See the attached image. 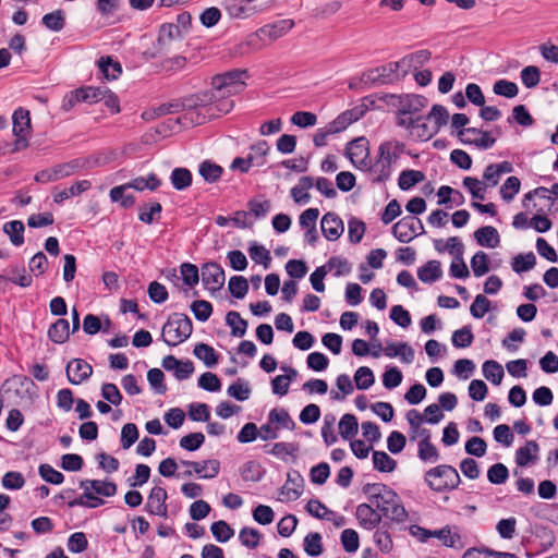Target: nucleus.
Returning a JSON list of instances; mask_svg holds the SVG:
<instances>
[{
  "label": "nucleus",
  "instance_id": "57",
  "mask_svg": "<svg viewBox=\"0 0 558 558\" xmlns=\"http://www.w3.org/2000/svg\"><path fill=\"white\" fill-rule=\"evenodd\" d=\"M260 537V532L253 527H243L239 534L241 544L248 549L256 548L259 544Z\"/></svg>",
  "mask_w": 558,
  "mask_h": 558
},
{
  "label": "nucleus",
  "instance_id": "23",
  "mask_svg": "<svg viewBox=\"0 0 558 558\" xmlns=\"http://www.w3.org/2000/svg\"><path fill=\"white\" fill-rule=\"evenodd\" d=\"M314 186V179L312 177H302L299 183L291 189V197L296 204H307L311 195L308 190Z\"/></svg>",
  "mask_w": 558,
  "mask_h": 558
},
{
  "label": "nucleus",
  "instance_id": "22",
  "mask_svg": "<svg viewBox=\"0 0 558 558\" xmlns=\"http://www.w3.org/2000/svg\"><path fill=\"white\" fill-rule=\"evenodd\" d=\"M442 276L441 265L438 260H428L417 269V277L424 283H432Z\"/></svg>",
  "mask_w": 558,
  "mask_h": 558
},
{
  "label": "nucleus",
  "instance_id": "58",
  "mask_svg": "<svg viewBox=\"0 0 558 558\" xmlns=\"http://www.w3.org/2000/svg\"><path fill=\"white\" fill-rule=\"evenodd\" d=\"M38 473L45 482L53 485H60L64 481V475L47 463L39 465Z\"/></svg>",
  "mask_w": 558,
  "mask_h": 558
},
{
  "label": "nucleus",
  "instance_id": "17",
  "mask_svg": "<svg viewBox=\"0 0 558 558\" xmlns=\"http://www.w3.org/2000/svg\"><path fill=\"white\" fill-rule=\"evenodd\" d=\"M356 519L359 520L362 527L366 530H373L377 527L381 522V514L378 513L371 505L361 504L356 507L355 512Z\"/></svg>",
  "mask_w": 558,
  "mask_h": 558
},
{
  "label": "nucleus",
  "instance_id": "41",
  "mask_svg": "<svg viewBox=\"0 0 558 558\" xmlns=\"http://www.w3.org/2000/svg\"><path fill=\"white\" fill-rule=\"evenodd\" d=\"M359 424L353 414H344L339 421V433L344 440L351 439L357 434Z\"/></svg>",
  "mask_w": 558,
  "mask_h": 558
},
{
  "label": "nucleus",
  "instance_id": "31",
  "mask_svg": "<svg viewBox=\"0 0 558 558\" xmlns=\"http://www.w3.org/2000/svg\"><path fill=\"white\" fill-rule=\"evenodd\" d=\"M194 355L204 362L207 367H214L218 363L219 355L213 347L206 343H197L193 350Z\"/></svg>",
  "mask_w": 558,
  "mask_h": 558
},
{
  "label": "nucleus",
  "instance_id": "34",
  "mask_svg": "<svg viewBox=\"0 0 558 558\" xmlns=\"http://www.w3.org/2000/svg\"><path fill=\"white\" fill-rule=\"evenodd\" d=\"M373 466L375 470L384 473H390L397 468V461L385 451L373 452Z\"/></svg>",
  "mask_w": 558,
  "mask_h": 558
},
{
  "label": "nucleus",
  "instance_id": "36",
  "mask_svg": "<svg viewBox=\"0 0 558 558\" xmlns=\"http://www.w3.org/2000/svg\"><path fill=\"white\" fill-rule=\"evenodd\" d=\"M409 130H411L412 136L421 141H428L438 133L437 128L424 122L422 116L417 118V121H415L413 125H410Z\"/></svg>",
  "mask_w": 558,
  "mask_h": 558
},
{
  "label": "nucleus",
  "instance_id": "43",
  "mask_svg": "<svg viewBox=\"0 0 558 558\" xmlns=\"http://www.w3.org/2000/svg\"><path fill=\"white\" fill-rule=\"evenodd\" d=\"M304 551L311 557H317L323 553L322 535L317 532L308 533L303 541Z\"/></svg>",
  "mask_w": 558,
  "mask_h": 558
},
{
  "label": "nucleus",
  "instance_id": "54",
  "mask_svg": "<svg viewBox=\"0 0 558 558\" xmlns=\"http://www.w3.org/2000/svg\"><path fill=\"white\" fill-rule=\"evenodd\" d=\"M365 230H366V225L362 220L352 217L348 222L349 241L352 244L360 243L363 239Z\"/></svg>",
  "mask_w": 558,
  "mask_h": 558
},
{
  "label": "nucleus",
  "instance_id": "13",
  "mask_svg": "<svg viewBox=\"0 0 558 558\" xmlns=\"http://www.w3.org/2000/svg\"><path fill=\"white\" fill-rule=\"evenodd\" d=\"M65 373L70 384L80 385L92 376L93 367L82 359H73L68 363Z\"/></svg>",
  "mask_w": 558,
  "mask_h": 558
},
{
  "label": "nucleus",
  "instance_id": "6",
  "mask_svg": "<svg viewBox=\"0 0 558 558\" xmlns=\"http://www.w3.org/2000/svg\"><path fill=\"white\" fill-rule=\"evenodd\" d=\"M247 76L246 70H231L222 74H217L211 80V86L220 93L218 99H229V96L241 92L245 83L244 77Z\"/></svg>",
  "mask_w": 558,
  "mask_h": 558
},
{
  "label": "nucleus",
  "instance_id": "42",
  "mask_svg": "<svg viewBox=\"0 0 558 558\" xmlns=\"http://www.w3.org/2000/svg\"><path fill=\"white\" fill-rule=\"evenodd\" d=\"M399 499L398 494L389 488L387 492L381 493L378 499L374 500L373 505L376 506V509L380 512L381 517L388 515V511L396 501H399Z\"/></svg>",
  "mask_w": 558,
  "mask_h": 558
},
{
  "label": "nucleus",
  "instance_id": "16",
  "mask_svg": "<svg viewBox=\"0 0 558 558\" xmlns=\"http://www.w3.org/2000/svg\"><path fill=\"white\" fill-rule=\"evenodd\" d=\"M320 229L323 235L328 241H336L343 233L344 226L343 221L338 215H336L335 213H327L322 218Z\"/></svg>",
  "mask_w": 558,
  "mask_h": 558
},
{
  "label": "nucleus",
  "instance_id": "33",
  "mask_svg": "<svg viewBox=\"0 0 558 558\" xmlns=\"http://www.w3.org/2000/svg\"><path fill=\"white\" fill-rule=\"evenodd\" d=\"M198 172L206 182L215 183L220 179L223 169L211 160H204L198 167Z\"/></svg>",
  "mask_w": 558,
  "mask_h": 558
},
{
  "label": "nucleus",
  "instance_id": "35",
  "mask_svg": "<svg viewBox=\"0 0 558 558\" xmlns=\"http://www.w3.org/2000/svg\"><path fill=\"white\" fill-rule=\"evenodd\" d=\"M424 179L425 174L420 170H403L399 175L398 185L400 190L408 191Z\"/></svg>",
  "mask_w": 558,
  "mask_h": 558
},
{
  "label": "nucleus",
  "instance_id": "61",
  "mask_svg": "<svg viewBox=\"0 0 558 558\" xmlns=\"http://www.w3.org/2000/svg\"><path fill=\"white\" fill-rule=\"evenodd\" d=\"M463 186L468 189L473 198L485 199L486 185L476 178L465 177L463 179Z\"/></svg>",
  "mask_w": 558,
  "mask_h": 558
},
{
  "label": "nucleus",
  "instance_id": "45",
  "mask_svg": "<svg viewBox=\"0 0 558 558\" xmlns=\"http://www.w3.org/2000/svg\"><path fill=\"white\" fill-rule=\"evenodd\" d=\"M269 423H277L281 427L293 430L295 428V422L291 418L288 411L283 408L272 409L268 414Z\"/></svg>",
  "mask_w": 558,
  "mask_h": 558
},
{
  "label": "nucleus",
  "instance_id": "24",
  "mask_svg": "<svg viewBox=\"0 0 558 558\" xmlns=\"http://www.w3.org/2000/svg\"><path fill=\"white\" fill-rule=\"evenodd\" d=\"M86 165L87 161L85 159L76 158L68 162L54 165L52 168L57 175V180H61L78 172L81 169L85 168Z\"/></svg>",
  "mask_w": 558,
  "mask_h": 558
},
{
  "label": "nucleus",
  "instance_id": "47",
  "mask_svg": "<svg viewBox=\"0 0 558 558\" xmlns=\"http://www.w3.org/2000/svg\"><path fill=\"white\" fill-rule=\"evenodd\" d=\"M471 268L475 277H482L489 271L488 255L483 252H476L471 258Z\"/></svg>",
  "mask_w": 558,
  "mask_h": 558
},
{
  "label": "nucleus",
  "instance_id": "20",
  "mask_svg": "<svg viewBox=\"0 0 558 558\" xmlns=\"http://www.w3.org/2000/svg\"><path fill=\"white\" fill-rule=\"evenodd\" d=\"M70 337V324L65 318H58L48 329V338L57 344H62Z\"/></svg>",
  "mask_w": 558,
  "mask_h": 558
},
{
  "label": "nucleus",
  "instance_id": "60",
  "mask_svg": "<svg viewBox=\"0 0 558 558\" xmlns=\"http://www.w3.org/2000/svg\"><path fill=\"white\" fill-rule=\"evenodd\" d=\"M191 311L199 322H206L213 314V305L205 300H197L191 304Z\"/></svg>",
  "mask_w": 558,
  "mask_h": 558
},
{
  "label": "nucleus",
  "instance_id": "30",
  "mask_svg": "<svg viewBox=\"0 0 558 558\" xmlns=\"http://www.w3.org/2000/svg\"><path fill=\"white\" fill-rule=\"evenodd\" d=\"M170 181L175 190L184 191L191 186L193 175L186 168H174L170 174Z\"/></svg>",
  "mask_w": 558,
  "mask_h": 558
},
{
  "label": "nucleus",
  "instance_id": "32",
  "mask_svg": "<svg viewBox=\"0 0 558 558\" xmlns=\"http://www.w3.org/2000/svg\"><path fill=\"white\" fill-rule=\"evenodd\" d=\"M41 23L49 31L58 33L65 26V12L62 9H58L47 13L43 16Z\"/></svg>",
  "mask_w": 558,
  "mask_h": 558
},
{
  "label": "nucleus",
  "instance_id": "2",
  "mask_svg": "<svg viewBox=\"0 0 558 558\" xmlns=\"http://www.w3.org/2000/svg\"><path fill=\"white\" fill-rule=\"evenodd\" d=\"M403 150L404 144L401 142H383L378 147L375 161H369V167L366 168L372 175V181L375 183L387 182L392 173V165L398 161Z\"/></svg>",
  "mask_w": 558,
  "mask_h": 558
},
{
  "label": "nucleus",
  "instance_id": "9",
  "mask_svg": "<svg viewBox=\"0 0 558 558\" xmlns=\"http://www.w3.org/2000/svg\"><path fill=\"white\" fill-rule=\"evenodd\" d=\"M13 134L16 140L14 142V151L27 147L28 143L26 135L31 129V117L29 111L24 108H19L13 112Z\"/></svg>",
  "mask_w": 558,
  "mask_h": 558
},
{
  "label": "nucleus",
  "instance_id": "1",
  "mask_svg": "<svg viewBox=\"0 0 558 558\" xmlns=\"http://www.w3.org/2000/svg\"><path fill=\"white\" fill-rule=\"evenodd\" d=\"M181 108L185 111L184 114L174 121L169 120L166 124L170 131H174L175 125L179 124L187 128L201 125L211 119L219 118L221 114L231 111L233 100L218 99L217 95L207 90L183 98Z\"/></svg>",
  "mask_w": 558,
  "mask_h": 558
},
{
  "label": "nucleus",
  "instance_id": "14",
  "mask_svg": "<svg viewBox=\"0 0 558 558\" xmlns=\"http://www.w3.org/2000/svg\"><path fill=\"white\" fill-rule=\"evenodd\" d=\"M168 498L167 490L161 486H154L148 495L146 510L150 514H157L167 518L168 508L166 500Z\"/></svg>",
  "mask_w": 558,
  "mask_h": 558
},
{
  "label": "nucleus",
  "instance_id": "55",
  "mask_svg": "<svg viewBox=\"0 0 558 558\" xmlns=\"http://www.w3.org/2000/svg\"><path fill=\"white\" fill-rule=\"evenodd\" d=\"M250 257L257 264H262L266 269L269 267L271 262L270 253L265 246L257 243H253L248 247Z\"/></svg>",
  "mask_w": 558,
  "mask_h": 558
},
{
  "label": "nucleus",
  "instance_id": "18",
  "mask_svg": "<svg viewBox=\"0 0 558 558\" xmlns=\"http://www.w3.org/2000/svg\"><path fill=\"white\" fill-rule=\"evenodd\" d=\"M474 239L481 246L495 248L500 244V236L497 229L493 226H485L474 232Z\"/></svg>",
  "mask_w": 558,
  "mask_h": 558
},
{
  "label": "nucleus",
  "instance_id": "62",
  "mask_svg": "<svg viewBox=\"0 0 558 558\" xmlns=\"http://www.w3.org/2000/svg\"><path fill=\"white\" fill-rule=\"evenodd\" d=\"M228 288L232 296L243 299L248 291V283L243 276H233L229 280Z\"/></svg>",
  "mask_w": 558,
  "mask_h": 558
},
{
  "label": "nucleus",
  "instance_id": "8",
  "mask_svg": "<svg viewBox=\"0 0 558 558\" xmlns=\"http://www.w3.org/2000/svg\"><path fill=\"white\" fill-rule=\"evenodd\" d=\"M345 155L355 168L366 170L371 161L368 141L362 136L349 142L345 148Z\"/></svg>",
  "mask_w": 558,
  "mask_h": 558
},
{
  "label": "nucleus",
  "instance_id": "38",
  "mask_svg": "<svg viewBox=\"0 0 558 558\" xmlns=\"http://www.w3.org/2000/svg\"><path fill=\"white\" fill-rule=\"evenodd\" d=\"M76 93L81 102L94 104L102 99L104 94L108 93V88L85 86L76 88Z\"/></svg>",
  "mask_w": 558,
  "mask_h": 558
},
{
  "label": "nucleus",
  "instance_id": "27",
  "mask_svg": "<svg viewBox=\"0 0 558 558\" xmlns=\"http://www.w3.org/2000/svg\"><path fill=\"white\" fill-rule=\"evenodd\" d=\"M98 66L104 76L108 80H116L122 73L120 62L113 60L110 56H104L98 60Z\"/></svg>",
  "mask_w": 558,
  "mask_h": 558
},
{
  "label": "nucleus",
  "instance_id": "51",
  "mask_svg": "<svg viewBox=\"0 0 558 558\" xmlns=\"http://www.w3.org/2000/svg\"><path fill=\"white\" fill-rule=\"evenodd\" d=\"M355 386L360 390H366L375 383L373 371L367 366H361L354 374Z\"/></svg>",
  "mask_w": 558,
  "mask_h": 558
},
{
  "label": "nucleus",
  "instance_id": "40",
  "mask_svg": "<svg viewBox=\"0 0 558 558\" xmlns=\"http://www.w3.org/2000/svg\"><path fill=\"white\" fill-rule=\"evenodd\" d=\"M389 527V523H384L374 533V542L383 553H390L393 547L392 538L388 531Z\"/></svg>",
  "mask_w": 558,
  "mask_h": 558
},
{
  "label": "nucleus",
  "instance_id": "59",
  "mask_svg": "<svg viewBox=\"0 0 558 558\" xmlns=\"http://www.w3.org/2000/svg\"><path fill=\"white\" fill-rule=\"evenodd\" d=\"M247 208L250 215L254 216L255 219H260L267 216L271 209V203L268 199L259 201L256 198L247 202Z\"/></svg>",
  "mask_w": 558,
  "mask_h": 558
},
{
  "label": "nucleus",
  "instance_id": "37",
  "mask_svg": "<svg viewBox=\"0 0 558 558\" xmlns=\"http://www.w3.org/2000/svg\"><path fill=\"white\" fill-rule=\"evenodd\" d=\"M483 375L494 385H499L505 376L502 366L494 360H488L483 363Z\"/></svg>",
  "mask_w": 558,
  "mask_h": 558
},
{
  "label": "nucleus",
  "instance_id": "44",
  "mask_svg": "<svg viewBox=\"0 0 558 558\" xmlns=\"http://www.w3.org/2000/svg\"><path fill=\"white\" fill-rule=\"evenodd\" d=\"M264 469L256 461H247L241 468L242 478L246 482H259L264 476Z\"/></svg>",
  "mask_w": 558,
  "mask_h": 558
},
{
  "label": "nucleus",
  "instance_id": "63",
  "mask_svg": "<svg viewBox=\"0 0 558 558\" xmlns=\"http://www.w3.org/2000/svg\"><path fill=\"white\" fill-rule=\"evenodd\" d=\"M521 81L526 88H534L539 84L541 71L535 65H527L521 71Z\"/></svg>",
  "mask_w": 558,
  "mask_h": 558
},
{
  "label": "nucleus",
  "instance_id": "12",
  "mask_svg": "<svg viewBox=\"0 0 558 558\" xmlns=\"http://www.w3.org/2000/svg\"><path fill=\"white\" fill-rule=\"evenodd\" d=\"M272 5V0H239L230 8V13L234 17H248L255 13L269 10Z\"/></svg>",
  "mask_w": 558,
  "mask_h": 558
},
{
  "label": "nucleus",
  "instance_id": "46",
  "mask_svg": "<svg viewBox=\"0 0 558 558\" xmlns=\"http://www.w3.org/2000/svg\"><path fill=\"white\" fill-rule=\"evenodd\" d=\"M536 264V257L533 252L519 254L511 263L512 270L517 274L531 270Z\"/></svg>",
  "mask_w": 558,
  "mask_h": 558
},
{
  "label": "nucleus",
  "instance_id": "64",
  "mask_svg": "<svg viewBox=\"0 0 558 558\" xmlns=\"http://www.w3.org/2000/svg\"><path fill=\"white\" fill-rule=\"evenodd\" d=\"M490 301L483 294H477L470 306V313L474 318H483L490 310Z\"/></svg>",
  "mask_w": 558,
  "mask_h": 558
},
{
  "label": "nucleus",
  "instance_id": "49",
  "mask_svg": "<svg viewBox=\"0 0 558 558\" xmlns=\"http://www.w3.org/2000/svg\"><path fill=\"white\" fill-rule=\"evenodd\" d=\"M474 335L470 325L463 326L462 328L453 331L451 341L456 348H466L472 344Z\"/></svg>",
  "mask_w": 558,
  "mask_h": 558
},
{
  "label": "nucleus",
  "instance_id": "7",
  "mask_svg": "<svg viewBox=\"0 0 558 558\" xmlns=\"http://www.w3.org/2000/svg\"><path fill=\"white\" fill-rule=\"evenodd\" d=\"M423 233L425 229L422 221L413 216L403 217L392 227L393 236L401 243H409Z\"/></svg>",
  "mask_w": 558,
  "mask_h": 558
},
{
  "label": "nucleus",
  "instance_id": "11",
  "mask_svg": "<svg viewBox=\"0 0 558 558\" xmlns=\"http://www.w3.org/2000/svg\"><path fill=\"white\" fill-rule=\"evenodd\" d=\"M457 136L462 144L474 145L480 149L492 148L496 143V140L489 136V132L476 128L460 130Z\"/></svg>",
  "mask_w": 558,
  "mask_h": 558
},
{
  "label": "nucleus",
  "instance_id": "26",
  "mask_svg": "<svg viewBox=\"0 0 558 558\" xmlns=\"http://www.w3.org/2000/svg\"><path fill=\"white\" fill-rule=\"evenodd\" d=\"M193 471L202 478H214L219 474L220 462L216 459L191 463Z\"/></svg>",
  "mask_w": 558,
  "mask_h": 558
},
{
  "label": "nucleus",
  "instance_id": "48",
  "mask_svg": "<svg viewBox=\"0 0 558 558\" xmlns=\"http://www.w3.org/2000/svg\"><path fill=\"white\" fill-rule=\"evenodd\" d=\"M449 112L446 107L441 105H434L430 112L426 116V120L433 121V126L437 128V131L448 123Z\"/></svg>",
  "mask_w": 558,
  "mask_h": 558
},
{
  "label": "nucleus",
  "instance_id": "29",
  "mask_svg": "<svg viewBox=\"0 0 558 558\" xmlns=\"http://www.w3.org/2000/svg\"><path fill=\"white\" fill-rule=\"evenodd\" d=\"M24 223L21 220L8 221L3 225V232L9 235L14 246H21L24 243Z\"/></svg>",
  "mask_w": 558,
  "mask_h": 558
},
{
  "label": "nucleus",
  "instance_id": "4",
  "mask_svg": "<svg viewBox=\"0 0 558 558\" xmlns=\"http://www.w3.org/2000/svg\"><path fill=\"white\" fill-rule=\"evenodd\" d=\"M193 332L191 318L183 313H172L161 328V337L166 344L175 347L187 340Z\"/></svg>",
  "mask_w": 558,
  "mask_h": 558
},
{
  "label": "nucleus",
  "instance_id": "3",
  "mask_svg": "<svg viewBox=\"0 0 558 558\" xmlns=\"http://www.w3.org/2000/svg\"><path fill=\"white\" fill-rule=\"evenodd\" d=\"M386 102L397 109V125L410 129V125H413L421 117V112L427 106L428 100L426 97L415 94H391L386 96Z\"/></svg>",
  "mask_w": 558,
  "mask_h": 558
},
{
  "label": "nucleus",
  "instance_id": "21",
  "mask_svg": "<svg viewBox=\"0 0 558 558\" xmlns=\"http://www.w3.org/2000/svg\"><path fill=\"white\" fill-rule=\"evenodd\" d=\"M538 451H539V446L535 440L526 441L525 446L517 449L515 463L519 466H525L529 463L535 462L537 459Z\"/></svg>",
  "mask_w": 558,
  "mask_h": 558
},
{
  "label": "nucleus",
  "instance_id": "50",
  "mask_svg": "<svg viewBox=\"0 0 558 558\" xmlns=\"http://www.w3.org/2000/svg\"><path fill=\"white\" fill-rule=\"evenodd\" d=\"M210 531L219 543H226L234 535V530L223 520L214 522Z\"/></svg>",
  "mask_w": 558,
  "mask_h": 558
},
{
  "label": "nucleus",
  "instance_id": "39",
  "mask_svg": "<svg viewBox=\"0 0 558 558\" xmlns=\"http://www.w3.org/2000/svg\"><path fill=\"white\" fill-rule=\"evenodd\" d=\"M226 324L231 328V335L243 337L247 329V322L235 311H230L226 315Z\"/></svg>",
  "mask_w": 558,
  "mask_h": 558
},
{
  "label": "nucleus",
  "instance_id": "53",
  "mask_svg": "<svg viewBox=\"0 0 558 558\" xmlns=\"http://www.w3.org/2000/svg\"><path fill=\"white\" fill-rule=\"evenodd\" d=\"M227 392L238 401H245L250 398L252 390L245 380L239 378L235 383L229 386Z\"/></svg>",
  "mask_w": 558,
  "mask_h": 558
},
{
  "label": "nucleus",
  "instance_id": "52",
  "mask_svg": "<svg viewBox=\"0 0 558 558\" xmlns=\"http://www.w3.org/2000/svg\"><path fill=\"white\" fill-rule=\"evenodd\" d=\"M493 92L498 96L513 98L518 95L519 87L514 82L501 78L494 83Z\"/></svg>",
  "mask_w": 558,
  "mask_h": 558
},
{
  "label": "nucleus",
  "instance_id": "25",
  "mask_svg": "<svg viewBox=\"0 0 558 558\" xmlns=\"http://www.w3.org/2000/svg\"><path fill=\"white\" fill-rule=\"evenodd\" d=\"M294 27V21L290 19L280 20L275 22L274 24L266 25L260 28V32L264 35H267L271 39H278L286 35Z\"/></svg>",
  "mask_w": 558,
  "mask_h": 558
},
{
  "label": "nucleus",
  "instance_id": "10",
  "mask_svg": "<svg viewBox=\"0 0 558 558\" xmlns=\"http://www.w3.org/2000/svg\"><path fill=\"white\" fill-rule=\"evenodd\" d=\"M201 270L202 282L208 291L215 293L223 287L226 276L223 268L219 264L215 262L206 263L202 266Z\"/></svg>",
  "mask_w": 558,
  "mask_h": 558
},
{
  "label": "nucleus",
  "instance_id": "19",
  "mask_svg": "<svg viewBox=\"0 0 558 558\" xmlns=\"http://www.w3.org/2000/svg\"><path fill=\"white\" fill-rule=\"evenodd\" d=\"M303 492V478L298 471L289 472L287 482L281 488V494L288 499L296 500Z\"/></svg>",
  "mask_w": 558,
  "mask_h": 558
},
{
  "label": "nucleus",
  "instance_id": "28",
  "mask_svg": "<svg viewBox=\"0 0 558 558\" xmlns=\"http://www.w3.org/2000/svg\"><path fill=\"white\" fill-rule=\"evenodd\" d=\"M269 149L268 143L264 140L251 145L247 157H250V161L253 167H263L266 163V157Z\"/></svg>",
  "mask_w": 558,
  "mask_h": 558
},
{
  "label": "nucleus",
  "instance_id": "5",
  "mask_svg": "<svg viewBox=\"0 0 558 558\" xmlns=\"http://www.w3.org/2000/svg\"><path fill=\"white\" fill-rule=\"evenodd\" d=\"M424 480L427 486L436 493L451 492L461 483L458 471L448 464H440L429 469L425 472Z\"/></svg>",
  "mask_w": 558,
  "mask_h": 558
},
{
  "label": "nucleus",
  "instance_id": "15",
  "mask_svg": "<svg viewBox=\"0 0 558 558\" xmlns=\"http://www.w3.org/2000/svg\"><path fill=\"white\" fill-rule=\"evenodd\" d=\"M400 66H403L401 61L375 68L367 73V80L378 85L392 83L398 77L397 72Z\"/></svg>",
  "mask_w": 558,
  "mask_h": 558
},
{
  "label": "nucleus",
  "instance_id": "56",
  "mask_svg": "<svg viewBox=\"0 0 558 558\" xmlns=\"http://www.w3.org/2000/svg\"><path fill=\"white\" fill-rule=\"evenodd\" d=\"M509 477L508 468L504 463H495L487 471V478L492 484H504Z\"/></svg>",
  "mask_w": 558,
  "mask_h": 558
}]
</instances>
